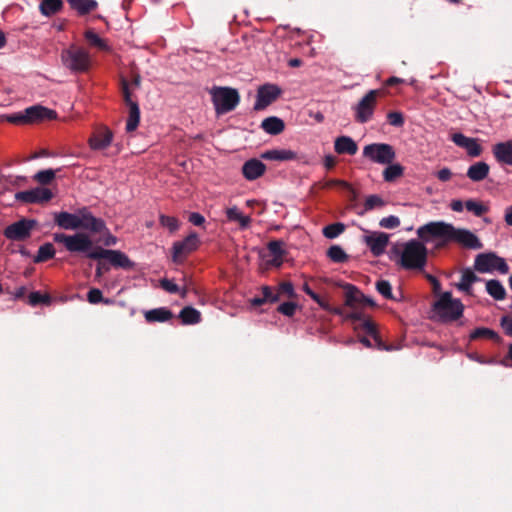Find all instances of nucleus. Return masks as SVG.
Instances as JSON below:
<instances>
[{"instance_id": "nucleus-1", "label": "nucleus", "mask_w": 512, "mask_h": 512, "mask_svg": "<svg viewBox=\"0 0 512 512\" xmlns=\"http://www.w3.org/2000/svg\"><path fill=\"white\" fill-rule=\"evenodd\" d=\"M53 240L63 244L70 253H80L91 260H107L115 268L132 270L135 267V263L124 252L94 246L91 237L84 232L72 235L54 233Z\"/></svg>"}, {"instance_id": "nucleus-2", "label": "nucleus", "mask_w": 512, "mask_h": 512, "mask_svg": "<svg viewBox=\"0 0 512 512\" xmlns=\"http://www.w3.org/2000/svg\"><path fill=\"white\" fill-rule=\"evenodd\" d=\"M419 239L430 242L438 240L437 249L445 247L450 242H455L465 249L479 250L483 244L476 234L465 228H456L444 221H432L417 229Z\"/></svg>"}, {"instance_id": "nucleus-3", "label": "nucleus", "mask_w": 512, "mask_h": 512, "mask_svg": "<svg viewBox=\"0 0 512 512\" xmlns=\"http://www.w3.org/2000/svg\"><path fill=\"white\" fill-rule=\"evenodd\" d=\"M411 239L403 244L400 251L396 246L392 252L399 255L398 264L406 270H423L427 264L428 250L422 239Z\"/></svg>"}, {"instance_id": "nucleus-4", "label": "nucleus", "mask_w": 512, "mask_h": 512, "mask_svg": "<svg viewBox=\"0 0 512 512\" xmlns=\"http://www.w3.org/2000/svg\"><path fill=\"white\" fill-rule=\"evenodd\" d=\"M61 60L65 68L74 74L86 73L91 67V57L82 47L71 45L61 52Z\"/></svg>"}, {"instance_id": "nucleus-5", "label": "nucleus", "mask_w": 512, "mask_h": 512, "mask_svg": "<svg viewBox=\"0 0 512 512\" xmlns=\"http://www.w3.org/2000/svg\"><path fill=\"white\" fill-rule=\"evenodd\" d=\"M209 92L217 115L233 111L240 102L239 92L231 87L214 86Z\"/></svg>"}, {"instance_id": "nucleus-6", "label": "nucleus", "mask_w": 512, "mask_h": 512, "mask_svg": "<svg viewBox=\"0 0 512 512\" xmlns=\"http://www.w3.org/2000/svg\"><path fill=\"white\" fill-rule=\"evenodd\" d=\"M464 310V305L459 299H453L451 292H444L433 304V312L444 322L459 319Z\"/></svg>"}, {"instance_id": "nucleus-7", "label": "nucleus", "mask_w": 512, "mask_h": 512, "mask_svg": "<svg viewBox=\"0 0 512 512\" xmlns=\"http://www.w3.org/2000/svg\"><path fill=\"white\" fill-rule=\"evenodd\" d=\"M474 268L480 273L498 271L501 274L509 272L505 259L493 252L478 254L474 261Z\"/></svg>"}, {"instance_id": "nucleus-8", "label": "nucleus", "mask_w": 512, "mask_h": 512, "mask_svg": "<svg viewBox=\"0 0 512 512\" xmlns=\"http://www.w3.org/2000/svg\"><path fill=\"white\" fill-rule=\"evenodd\" d=\"M363 157L377 164L388 165L395 160L396 153L390 144L371 143L363 148Z\"/></svg>"}, {"instance_id": "nucleus-9", "label": "nucleus", "mask_w": 512, "mask_h": 512, "mask_svg": "<svg viewBox=\"0 0 512 512\" xmlns=\"http://www.w3.org/2000/svg\"><path fill=\"white\" fill-rule=\"evenodd\" d=\"M380 90H370L366 93L355 106V121L361 124L367 123L372 119L377 104V97Z\"/></svg>"}, {"instance_id": "nucleus-10", "label": "nucleus", "mask_w": 512, "mask_h": 512, "mask_svg": "<svg viewBox=\"0 0 512 512\" xmlns=\"http://www.w3.org/2000/svg\"><path fill=\"white\" fill-rule=\"evenodd\" d=\"M37 226L34 219L22 218L21 220L8 225L3 235L11 241H25L30 238L32 230Z\"/></svg>"}, {"instance_id": "nucleus-11", "label": "nucleus", "mask_w": 512, "mask_h": 512, "mask_svg": "<svg viewBox=\"0 0 512 512\" xmlns=\"http://www.w3.org/2000/svg\"><path fill=\"white\" fill-rule=\"evenodd\" d=\"M282 90L276 84H264L257 90L256 102L254 104V110L261 111L268 107L270 104L275 102L280 95Z\"/></svg>"}, {"instance_id": "nucleus-12", "label": "nucleus", "mask_w": 512, "mask_h": 512, "mask_svg": "<svg viewBox=\"0 0 512 512\" xmlns=\"http://www.w3.org/2000/svg\"><path fill=\"white\" fill-rule=\"evenodd\" d=\"M79 221L82 230L94 234H100L107 231V226L103 219L95 217L87 207L79 209Z\"/></svg>"}, {"instance_id": "nucleus-13", "label": "nucleus", "mask_w": 512, "mask_h": 512, "mask_svg": "<svg viewBox=\"0 0 512 512\" xmlns=\"http://www.w3.org/2000/svg\"><path fill=\"white\" fill-rule=\"evenodd\" d=\"M199 245V238L196 233L189 234L184 240L173 244V261L180 262L183 258L195 251Z\"/></svg>"}, {"instance_id": "nucleus-14", "label": "nucleus", "mask_w": 512, "mask_h": 512, "mask_svg": "<svg viewBox=\"0 0 512 512\" xmlns=\"http://www.w3.org/2000/svg\"><path fill=\"white\" fill-rule=\"evenodd\" d=\"M15 198L24 203H46L53 198L50 189L44 187H36L26 191L17 192Z\"/></svg>"}, {"instance_id": "nucleus-15", "label": "nucleus", "mask_w": 512, "mask_h": 512, "mask_svg": "<svg viewBox=\"0 0 512 512\" xmlns=\"http://www.w3.org/2000/svg\"><path fill=\"white\" fill-rule=\"evenodd\" d=\"M26 123H38L44 120H54L57 118L56 111L41 105H33L24 110Z\"/></svg>"}, {"instance_id": "nucleus-16", "label": "nucleus", "mask_w": 512, "mask_h": 512, "mask_svg": "<svg viewBox=\"0 0 512 512\" xmlns=\"http://www.w3.org/2000/svg\"><path fill=\"white\" fill-rule=\"evenodd\" d=\"M54 223L65 230H79L82 224L79 221V209L76 213H69L66 211L55 212Z\"/></svg>"}, {"instance_id": "nucleus-17", "label": "nucleus", "mask_w": 512, "mask_h": 512, "mask_svg": "<svg viewBox=\"0 0 512 512\" xmlns=\"http://www.w3.org/2000/svg\"><path fill=\"white\" fill-rule=\"evenodd\" d=\"M389 242L388 234L384 232H374L365 237V243L374 256H380L385 252Z\"/></svg>"}, {"instance_id": "nucleus-18", "label": "nucleus", "mask_w": 512, "mask_h": 512, "mask_svg": "<svg viewBox=\"0 0 512 512\" xmlns=\"http://www.w3.org/2000/svg\"><path fill=\"white\" fill-rule=\"evenodd\" d=\"M265 171V164L256 158L247 160L242 166V173L249 181L256 180L261 177Z\"/></svg>"}, {"instance_id": "nucleus-19", "label": "nucleus", "mask_w": 512, "mask_h": 512, "mask_svg": "<svg viewBox=\"0 0 512 512\" xmlns=\"http://www.w3.org/2000/svg\"><path fill=\"white\" fill-rule=\"evenodd\" d=\"M492 152L497 162L512 166V139L495 144Z\"/></svg>"}, {"instance_id": "nucleus-20", "label": "nucleus", "mask_w": 512, "mask_h": 512, "mask_svg": "<svg viewBox=\"0 0 512 512\" xmlns=\"http://www.w3.org/2000/svg\"><path fill=\"white\" fill-rule=\"evenodd\" d=\"M334 150L338 154L355 155L358 151L357 143L349 136H339L335 139Z\"/></svg>"}, {"instance_id": "nucleus-21", "label": "nucleus", "mask_w": 512, "mask_h": 512, "mask_svg": "<svg viewBox=\"0 0 512 512\" xmlns=\"http://www.w3.org/2000/svg\"><path fill=\"white\" fill-rule=\"evenodd\" d=\"M261 158L273 161H292L299 159L297 153L289 149L267 150L261 154Z\"/></svg>"}, {"instance_id": "nucleus-22", "label": "nucleus", "mask_w": 512, "mask_h": 512, "mask_svg": "<svg viewBox=\"0 0 512 512\" xmlns=\"http://www.w3.org/2000/svg\"><path fill=\"white\" fill-rule=\"evenodd\" d=\"M112 138L113 133L111 130L106 128L101 131H98L96 134L93 135V137L90 138V147L94 150L105 149L111 144Z\"/></svg>"}, {"instance_id": "nucleus-23", "label": "nucleus", "mask_w": 512, "mask_h": 512, "mask_svg": "<svg viewBox=\"0 0 512 512\" xmlns=\"http://www.w3.org/2000/svg\"><path fill=\"white\" fill-rule=\"evenodd\" d=\"M173 317L172 311L166 307L151 309L144 313V318L148 323L167 322Z\"/></svg>"}, {"instance_id": "nucleus-24", "label": "nucleus", "mask_w": 512, "mask_h": 512, "mask_svg": "<svg viewBox=\"0 0 512 512\" xmlns=\"http://www.w3.org/2000/svg\"><path fill=\"white\" fill-rule=\"evenodd\" d=\"M489 170V165L485 162L480 161L472 164L468 168L466 175L470 180L474 182H480L488 176Z\"/></svg>"}, {"instance_id": "nucleus-25", "label": "nucleus", "mask_w": 512, "mask_h": 512, "mask_svg": "<svg viewBox=\"0 0 512 512\" xmlns=\"http://www.w3.org/2000/svg\"><path fill=\"white\" fill-rule=\"evenodd\" d=\"M480 278L469 268L462 271L461 280L455 286L468 295L472 294V284L479 281Z\"/></svg>"}, {"instance_id": "nucleus-26", "label": "nucleus", "mask_w": 512, "mask_h": 512, "mask_svg": "<svg viewBox=\"0 0 512 512\" xmlns=\"http://www.w3.org/2000/svg\"><path fill=\"white\" fill-rule=\"evenodd\" d=\"M360 326L369 336L373 338L375 347L378 350H390V348L380 338L376 325L370 319L363 320Z\"/></svg>"}, {"instance_id": "nucleus-27", "label": "nucleus", "mask_w": 512, "mask_h": 512, "mask_svg": "<svg viewBox=\"0 0 512 512\" xmlns=\"http://www.w3.org/2000/svg\"><path fill=\"white\" fill-rule=\"evenodd\" d=\"M261 128L270 135H278L284 131L285 124L282 119L270 116L262 121Z\"/></svg>"}, {"instance_id": "nucleus-28", "label": "nucleus", "mask_w": 512, "mask_h": 512, "mask_svg": "<svg viewBox=\"0 0 512 512\" xmlns=\"http://www.w3.org/2000/svg\"><path fill=\"white\" fill-rule=\"evenodd\" d=\"M345 289V305L354 308L356 304H361L364 294L354 285L346 284Z\"/></svg>"}, {"instance_id": "nucleus-29", "label": "nucleus", "mask_w": 512, "mask_h": 512, "mask_svg": "<svg viewBox=\"0 0 512 512\" xmlns=\"http://www.w3.org/2000/svg\"><path fill=\"white\" fill-rule=\"evenodd\" d=\"M183 325H195L201 322V313L192 306L184 307L179 313Z\"/></svg>"}, {"instance_id": "nucleus-30", "label": "nucleus", "mask_w": 512, "mask_h": 512, "mask_svg": "<svg viewBox=\"0 0 512 512\" xmlns=\"http://www.w3.org/2000/svg\"><path fill=\"white\" fill-rule=\"evenodd\" d=\"M67 2L79 15H86L98 7L96 0H67Z\"/></svg>"}, {"instance_id": "nucleus-31", "label": "nucleus", "mask_w": 512, "mask_h": 512, "mask_svg": "<svg viewBox=\"0 0 512 512\" xmlns=\"http://www.w3.org/2000/svg\"><path fill=\"white\" fill-rule=\"evenodd\" d=\"M226 217L228 221L238 222L241 229L248 228L251 223V217L244 216L236 206L230 207L226 210Z\"/></svg>"}, {"instance_id": "nucleus-32", "label": "nucleus", "mask_w": 512, "mask_h": 512, "mask_svg": "<svg viewBox=\"0 0 512 512\" xmlns=\"http://www.w3.org/2000/svg\"><path fill=\"white\" fill-rule=\"evenodd\" d=\"M129 114L126 122V131L131 133L135 131L140 123V108L138 103H131L128 105Z\"/></svg>"}, {"instance_id": "nucleus-33", "label": "nucleus", "mask_w": 512, "mask_h": 512, "mask_svg": "<svg viewBox=\"0 0 512 512\" xmlns=\"http://www.w3.org/2000/svg\"><path fill=\"white\" fill-rule=\"evenodd\" d=\"M63 8L62 0H42L39 5V10L42 15L50 17L55 15Z\"/></svg>"}, {"instance_id": "nucleus-34", "label": "nucleus", "mask_w": 512, "mask_h": 512, "mask_svg": "<svg viewBox=\"0 0 512 512\" xmlns=\"http://www.w3.org/2000/svg\"><path fill=\"white\" fill-rule=\"evenodd\" d=\"M486 291L495 300H503L506 297V290L499 280H488L486 282Z\"/></svg>"}, {"instance_id": "nucleus-35", "label": "nucleus", "mask_w": 512, "mask_h": 512, "mask_svg": "<svg viewBox=\"0 0 512 512\" xmlns=\"http://www.w3.org/2000/svg\"><path fill=\"white\" fill-rule=\"evenodd\" d=\"M85 40L92 47H96L101 51H109L110 47L106 40L102 39L93 29H88L84 33Z\"/></svg>"}, {"instance_id": "nucleus-36", "label": "nucleus", "mask_w": 512, "mask_h": 512, "mask_svg": "<svg viewBox=\"0 0 512 512\" xmlns=\"http://www.w3.org/2000/svg\"><path fill=\"white\" fill-rule=\"evenodd\" d=\"M404 174V167L399 163L388 164L383 170V179L386 182H394L396 179L402 177Z\"/></svg>"}, {"instance_id": "nucleus-37", "label": "nucleus", "mask_w": 512, "mask_h": 512, "mask_svg": "<svg viewBox=\"0 0 512 512\" xmlns=\"http://www.w3.org/2000/svg\"><path fill=\"white\" fill-rule=\"evenodd\" d=\"M480 338L490 339L497 343L501 342V337L494 330L486 328V327L476 328L470 334L471 340H476V339H480Z\"/></svg>"}, {"instance_id": "nucleus-38", "label": "nucleus", "mask_w": 512, "mask_h": 512, "mask_svg": "<svg viewBox=\"0 0 512 512\" xmlns=\"http://www.w3.org/2000/svg\"><path fill=\"white\" fill-rule=\"evenodd\" d=\"M55 255V249L53 244L45 243L38 249L37 255L34 258V262L40 263L52 259Z\"/></svg>"}, {"instance_id": "nucleus-39", "label": "nucleus", "mask_w": 512, "mask_h": 512, "mask_svg": "<svg viewBox=\"0 0 512 512\" xmlns=\"http://www.w3.org/2000/svg\"><path fill=\"white\" fill-rule=\"evenodd\" d=\"M327 256L335 263H344L348 259V255L339 245H332L327 250Z\"/></svg>"}, {"instance_id": "nucleus-40", "label": "nucleus", "mask_w": 512, "mask_h": 512, "mask_svg": "<svg viewBox=\"0 0 512 512\" xmlns=\"http://www.w3.org/2000/svg\"><path fill=\"white\" fill-rule=\"evenodd\" d=\"M345 225L341 222H336L325 226L322 230L323 235L328 239H334L345 231Z\"/></svg>"}, {"instance_id": "nucleus-41", "label": "nucleus", "mask_w": 512, "mask_h": 512, "mask_svg": "<svg viewBox=\"0 0 512 512\" xmlns=\"http://www.w3.org/2000/svg\"><path fill=\"white\" fill-rule=\"evenodd\" d=\"M465 208L472 212L475 216L481 217L483 214L488 212V207L483 205L481 202L469 199L465 202Z\"/></svg>"}, {"instance_id": "nucleus-42", "label": "nucleus", "mask_w": 512, "mask_h": 512, "mask_svg": "<svg viewBox=\"0 0 512 512\" xmlns=\"http://www.w3.org/2000/svg\"><path fill=\"white\" fill-rule=\"evenodd\" d=\"M33 178L41 185H48L54 180L55 171L52 169L41 170L38 171Z\"/></svg>"}, {"instance_id": "nucleus-43", "label": "nucleus", "mask_w": 512, "mask_h": 512, "mask_svg": "<svg viewBox=\"0 0 512 512\" xmlns=\"http://www.w3.org/2000/svg\"><path fill=\"white\" fill-rule=\"evenodd\" d=\"M376 290L379 294H381L384 298L389 300H394L392 294V286L387 280H378L375 284Z\"/></svg>"}, {"instance_id": "nucleus-44", "label": "nucleus", "mask_w": 512, "mask_h": 512, "mask_svg": "<svg viewBox=\"0 0 512 512\" xmlns=\"http://www.w3.org/2000/svg\"><path fill=\"white\" fill-rule=\"evenodd\" d=\"M159 222L163 227L167 228L170 232H175L179 228V221L177 218L173 216L161 214L159 216Z\"/></svg>"}, {"instance_id": "nucleus-45", "label": "nucleus", "mask_w": 512, "mask_h": 512, "mask_svg": "<svg viewBox=\"0 0 512 512\" xmlns=\"http://www.w3.org/2000/svg\"><path fill=\"white\" fill-rule=\"evenodd\" d=\"M284 242L282 240H273L267 244V248L271 254V256H285L287 254L286 250L283 248Z\"/></svg>"}, {"instance_id": "nucleus-46", "label": "nucleus", "mask_w": 512, "mask_h": 512, "mask_svg": "<svg viewBox=\"0 0 512 512\" xmlns=\"http://www.w3.org/2000/svg\"><path fill=\"white\" fill-rule=\"evenodd\" d=\"M87 300L91 304H98L100 302H103L105 304H110L111 303V300L103 298L102 291L100 289H98V288H91L88 291V293H87Z\"/></svg>"}, {"instance_id": "nucleus-47", "label": "nucleus", "mask_w": 512, "mask_h": 512, "mask_svg": "<svg viewBox=\"0 0 512 512\" xmlns=\"http://www.w3.org/2000/svg\"><path fill=\"white\" fill-rule=\"evenodd\" d=\"M28 301L32 306H37L39 304H49L50 296L47 294H41L39 291H34L29 294Z\"/></svg>"}, {"instance_id": "nucleus-48", "label": "nucleus", "mask_w": 512, "mask_h": 512, "mask_svg": "<svg viewBox=\"0 0 512 512\" xmlns=\"http://www.w3.org/2000/svg\"><path fill=\"white\" fill-rule=\"evenodd\" d=\"M464 149H466L467 154L471 157H478L482 153V147L475 138H471Z\"/></svg>"}, {"instance_id": "nucleus-49", "label": "nucleus", "mask_w": 512, "mask_h": 512, "mask_svg": "<svg viewBox=\"0 0 512 512\" xmlns=\"http://www.w3.org/2000/svg\"><path fill=\"white\" fill-rule=\"evenodd\" d=\"M384 204V200L380 196L370 195L366 198L364 207L365 210L368 211L374 209L375 207H382Z\"/></svg>"}, {"instance_id": "nucleus-50", "label": "nucleus", "mask_w": 512, "mask_h": 512, "mask_svg": "<svg viewBox=\"0 0 512 512\" xmlns=\"http://www.w3.org/2000/svg\"><path fill=\"white\" fill-rule=\"evenodd\" d=\"M379 225L385 229H395L400 226V219L397 216L390 215L382 218Z\"/></svg>"}, {"instance_id": "nucleus-51", "label": "nucleus", "mask_w": 512, "mask_h": 512, "mask_svg": "<svg viewBox=\"0 0 512 512\" xmlns=\"http://www.w3.org/2000/svg\"><path fill=\"white\" fill-rule=\"evenodd\" d=\"M297 309V304L295 302H284L280 304L277 308V311L285 316L292 317L295 314Z\"/></svg>"}, {"instance_id": "nucleus-52", "label": "nucleus", "mask_w": 512, "mask_h": 512, "mask_svg": "<svg viewBox=\"0 0 512 512\" xmlns=\"http://www.w3.org/2000/svg\"><path fill=\"white\" fill-rule=\"evenodd\" d=\"M261 291L266 303H276L280 300L279 293L274 292L269 286H263Z\"/></svg>"}, {"instance_id": "nucleus-53", "label": "nucleus", "mask_w": 512, "mask_h": 512, "mask_svg": "<svg viewBox=\"0 0 512 512\" xmlns=\"http://www.w3.org/2000/svg\"><path fill=\"white\" fill-rule=\"evenodd\" d=\"M2 118L7 122L16 124V125L27 124L24 111L10 114V115H4V116H2Z\"/></svg>"}, {"instance_id": "nucleus-54", "label": "nucleus", "mask_w": 512, "mask_h": 512, "mask_svg": "<svg viewBox=\"0 0 512 512\" xmlns=\"http://www.w3.org/2000/svg\"><path fill=\"white\" fill-rule=\"evenodd\" d=\"M388 123L394 127H402L404 124L403 114L400 112L392 111L387 114Z\"/></svg>"}, {"instance_id": "nucleus-55", "label": "nucleus", "mask_w": 512, "mask_h": 512, "mask_svg": "<svg viewBox=\"0 0 512 512\" xmlns=\"http://www.w3.org/2000/svg\"><path fill=\"white\" fill-rule=\"evenodd\" d=\"M277 293H279V297L281 295H286L289 298H293L296 296L293 284L291 282H282L279 284Z\"/></svg>"}, {"instance_id": "nucleus-56", "label": "nucleus", "mask_w": 512, "mask_h": 512, "mask_svg": "<svg viewBox=\"0 0 512 512\" xmlns=\"http://www.w3.org/2000/svg\"><path fill=\"white\" fill-rule=\"evenodd\" d=\"M121 88H122V94H123V98H124V101H125L126 105L128 106V105H131V103H136L131 98V92H130V89H129V84H128V81L126 79H122V81H121Z\"/></svg>"}, {"instance_id": "nucleus-57", "label": "nucleus", "mask_w": 512, "mask_h": 512, "mask_svg": "<svg viewBox=\"0 0 512 512\" xmlns=\"http://www.w3.org/2000/svg\"><path fill=\"white\" fill-rule=\"evenodd\" d=\"M471 138L465 136L462 133H454L451 136V140L461 148H464Z\"/></svg>"}, {"instance_id": "nucleus-58", "label": "nucleus", "mask_w": 512, "mask_h": 512, "mask_svg": "<svg viewBox=\"0 0 512 512\" xmlns=\"http://www.w3.org/2000/svg\"><path fill=\"white\" fill-rule=\"evenodd\" d=\"M160 285L165 291L169 293H178L180 291L178 285L169 279L160 280Z\"/></svg>"}, {"instance_id": "nucleus-59", "label": "nucleus", "mask_w": 512, "mask_h": 512, "mask_svg": "<svg viewBox=\"0 0 512 512\" xmlns=\"http://www.w3.org/2000/svg\"><path fill=\"white\" fill-rule=\"evenodd\" d=\"M97 266L95 271V277L100 279L104 272H108L110 270L109 264L106 262L107 260H97Z\"/></svg>"}, {"instance_id": "nucleus-60", "label": "nucleus", "mask_w": 512, "mask_h": 512, "mask_svg": "<svg viewBox=\"0 0 512 512\" xmlns=\"http://www.w3.org/2000/svg\"><path fill=\"white\" fill-rule=\"evenodd\" d=\"M426 279L430 282V284L432 285V290H433V293L435 295H441V283L439 282V280L431 275V274H426Z\"/></svg>"}, {"instance_id": "nucleus-61", "label": "nucleus", "mask_w": 512, "mask_h": 512, "mask_svg": "<svg viewBox=\"0 0 512 512\" xmlns=\"http://www.w3.org/2000/svg\"><path fill=\"white\" fill-rule=\"evenodd\" d=\"M501 327L508 336L512 337V317L504 316L500 320Z\"/></svg>"}, {"instance_id": "nucleus-62", "label": "nucleus", "mask_w": 512, "mask_h": 512, "mask_svg": "<svg viewBox=\"0 0 512 512\" xmlns=\"http://www.w3.org/2000/svg\"><path fill=\"white\" fill-rule=\"evenodd\" d=\"M339 187L341 189L349 188V183L340 179H331L324 184L325 188Z\"/></svg>"}, {"instance_id": "nucleus-63", "label": "nucleus", "mask_w": 512, "mask_h": 512, "mask_svg": "<svg viewBox=\"0 0 512 512\" xmlns=\"http://www.w3.org/2000/svg\"><path fill=\"white\" fill-rule=\"evenodd\" d=\"M188 220L195 226H202L205 223V218L198 212L190 213Z\"/></svg>"}, {"instance_id": "nucleus-64", "label": "nucleus", "mask_w": 512, "mask_h": 512, "mask_svg": "<svg viewBox=\"0 0 512 512\" xmlns=\"http://www.w3.org/2000/svg\"><path fill=\"white\" fill-rule=\"evenodd\" d=\"M437 178L442 182H447L452 177V172L449 168L444 167L441 170H439L436 174Z\"/></svg>"}]
</instances>
